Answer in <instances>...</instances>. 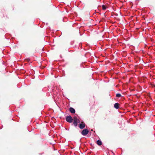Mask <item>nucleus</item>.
Here are the masks:
<instances>
[{"instance_id": "obj_1", "label": "nucleus", "mask_w": 155, "mask_h": 155, "mask_svg": "<svg viewBox=\"0 0 155 155\" xmlns=\"http://www.w3.org/2000/svg\"><path fill=\"white\" fill-rule=\"evenodd\" d=\"M66 120L68 122L71 123L72 122L73 119L70 116H67L66 117Z\"/></svg>"}, {"instance_id": "obj_2", "label": "nucleus", "mask_w": 155, "mask_h": 155, "mask_svg": "<svg viewBox=\"0 0 155 155\" xmlns=\"http://www.w3.org/2000/svg\"><path fill=\"white\" fill-rule=\"evenodd\" d=\"M89 130H88L85 129L83 130L81 132V134L83 135H85L89 133Z\"/></svg>"}, {"instance_id": "obj_3", "label": "nucleus", "mask_w": 155, "mask_h": 155, "mask_svg": "<svg viewBox=\"0 0 155 155\" xmlns=\"http://www.w3.org/2000/svg\"><path fill=\"white\" fill-rule=\"evenodd\" d=\"M73 124L75 127H76L78 125L77 118L76 117H74Z\"/></svg>"}, {"instance_id": "obj_4", "label": "nucleus", "mask_w": 155, "mask_h": 155, "mask_svg": "<svg viewBox=\"0 0 155 155\" xmlns=\"http://www.w3.org/2000/svg\"><path fill=\"white\" fill-rule=\"evenodd\" d=\"M85 125L84 122H82L81 124H80L79 127L81 129H82L85 127Z\"/></svg>"}, {"instance_id": "obj_5", "label": "nucleus", "mask_w": 155, "mask_h": 155, "mask_svg": "<svg viewBox=\"0 0 155 155\" xmlns=\"http://www.w3.org/2000/svg\"><path fill=\"white\" fill-rule=\"evenodd\" d=\"M69 110L70 112L72 114H74L75 113V110L73 108L70 107L69 108Z\"/></svg>"}, {"instance_id": "obj_6", "label": "nucleus", "mask_w": 155, "mask_h": 155, "mask_svg": "<svg viewBox=\"0 0 155 155\" xmlns=\"http://www.w3.org/2000/svg\"><path fill=\"white\" fill-rule=\"evenodd\" d=\"M97 143L98 145L101 146L102 145V143L101 140H98L97 141Z\"/></svg>"}, {"instance_id": "obj_7", "label": "nucleus", "mask_w": 155, "mask_h": 155, "mask_svg": "<svg viewBox=\"0 0 155 155\" xmlns=\"http://www.w3.org/2000/svg\"><path fill=\"white\" fill-rule=\"evenodd\" d=\"M119 104L118 103H116L114 104V107L117 109L119 108Z\"/></svg>"}, {"instance_id": "obj_8", "label": "nucleus", "mask_w": 155, "mask_h": 155, "mask_svg": "<svg viewBox=\"0 0 155 155\" xmlns=\"http://www.w3.org/2000/svg\"><path fill=\"white\" fill-rule=\"evenodd\" d=\"M102 8L103 10H105L107 8V6L106 5H102Z\"/></svg>"}, {"instance_id": "obj_9", "label": "nucleus", "mask_w": 155, "mask_h": 155, "mask_svg": "<svg viewBox=\"0 0 155 155\" xmlns=\"http://www.w3.org/2000/svg\"><path fill=\"white\" fill-rule=\"evenodd\" d=\"M121 94L119 93L117 94L116 95V97H121Z\"/></svg>"}, {"instance_id": "obj_10", "label": "nucleus", "mask_w": 155, "mask_h": 155, "mask_svg": "<svg viewBox=\"0 0 155 155\" xmlns=\"http://www.w3.org/2000/svg\"><path fill=\"white\" fill-rule=\"evenodd\" d=\"M80 120L79 119L77 118V123H78H78H80Z\"/></svg>"}]
</instances>
